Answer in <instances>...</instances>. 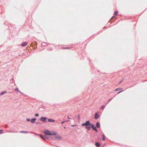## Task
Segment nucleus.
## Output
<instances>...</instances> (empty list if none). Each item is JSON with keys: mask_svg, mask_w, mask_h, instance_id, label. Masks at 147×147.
Returning a JSON list of instances; mask_svg holds the SVG:
<instances>
[{"mask_svg": "<svg viewBox=\"0 0 147 147\" xmlns=\"http://www.w3.org/2000/svg\"><path fill=\"white\" fill-rule=\"evenodd\" d=\"M44 133L45 134L49 135H56L57 133L54 131H51L49 130H46L44 131Z\"/></svg>", "mask_w": 147, "mask_h": 147, "instance_id": "obj_1", "label": "nucleus"}, {"mask_svg": "<svg viewBox=\"0 0 147 147\" xmlns=\"http://www.w3.org/2000/svg\"><path fill=\"white\" fill-rule=\"evenodd\" d=\"M90 122L89 121H86V122L84 123H83L82 124V126H87L88 125H90Z\"/></svg>", "mask_w": 147, "mask_h": 147, "instance_id": "obj_2", "label": "nucleus"}, {"mask_svg": "<svg viewBox=\"0 0 147 147\" xmlns=\"http://www.w3.org/2000/svg\"><path fill=\"white\" fill-rule=\"evenodd\" d=\"M47 119V118L45 117H42L40 118V120L42 121H46Z\"/></svg>", "mask_w": 147, "mask_h": 147, "instance_id": "obj_3", "label": "nucleus"}, {"mask_svg": "<svg viewBox=\"0 0 147 147\" xmlns=\"http://www.w3.org/2000/svg\"><path fill=\"white\" fill-rule=\"evenodd\" d=\"M92 128L93 129V130L95 131L96 132H97V130L96 127L94 126L93 125H91Z\"/></svg>", "mask_w": 147, "mask_h": 147, "instance_id": "obj_4", "label": "nucleus"}, {"mask_svg": "<svg viewBox=\"0 0 147 147\" xmlns=\"http://www.w3.org/2000/svg\"><path fill=\"white\" fill-rule=\"evenodd\" d=\"M98 117H99L98 114L97 113H96L94 115V118L96 119L98 118Z\"/></svg>", "mask_w": 147, "mask_h": 147, "instance_id": "obj_5", "label": "nucleus"}, {"mask_svg": "<svg viewBox=\"0 0 147 147\" xmlns=\"http://www.w3.org/2000/svg\"><path fill=\"white\" fill-rule=\"evenodd\" d=\"M48 121L49 122H54L55 121L54 120L51 119H48Z\"/></svg>", "mask_w": 147, "mask_h": 147, "instance_id": "obj_6", "label": "nucleus"}, {"mask_svg": "<svg viewBox=\"0 0 147 147\" xmlns=\"http://www.w3.org/2000/svg\"><path fill=\"white\" fill-rule=\"evenodd\" d=\"M123 89V88H118L117 89H115V91H118L121 90Z\"/></svg>", "mask_w": 147, "mask_h": 147, "instance_id": "obj_7", "label": "nucleus"}, {"mask_svg": "<svg viewBox=\"0 0 147 147\" xmlns=\"http://www.w3.org/2000/svg\"><path fill=\"white\" fill-rule=\"evenodd\" d=\"M27 43L26 42H24L22 44L21 46H25L27 45Z\"/></svg>", "mask_w": 147, "mask_h": 147, "instance_id": "obj_8", "label": "nucleus"}, {"mask_svg": "<svg viewBox=\"0 0 147 147\" xmlns=\"http://www.w3.org/2000/svg\"><path fill=\"white\" fill-rule=\"evenodd\" d=\"M36 120V118H34V119H32L31 120V122L32 123H34L35 122V121Z\"/></svg>", "mask_w": 147, "mask_h": 147, "instance_id": "obj_9", "label": "nucleus"}, {"mask_svg": "<svg viewBox=\"0 0 147 147\" xmlns=\"http://www.w3.org/2000/svg\"><path fill=\"white\" fill-rule=\"evenodd\" d=\"M39 135L40 137L43 139L45 140V137H43L41 134H40Z\"/></svg>", "mask_w": 147, "mask_h": 147, "instance_id": "obj_10", "label": "nucleus"}, {"mask_svg": "<svg viewBox=\"0 0 147 147\" xmlns=\"http://www.w3.org/2000/svg\"><path fill=\"white\" fill-rule=\"evenodd\" d=\"M86 128L88 130H90L91 128L89 125H88L87 126H86Z\"/></svg>", "mask_w": 147, "mask_h": 147, "instance_id": "obj_11", "label": "nucleus"}, {"mask_svg": "<svg viewBox=\"0 0 147 147\" xmlns=\"http://www.w3.org/2000/svg\"><path fill=\"white\" fill-rule=\"evenodd\" d=\"M6 92H7L6 91H4V92L1 93L0 94V95H1V96L2 95H3L4 94L6 93Z\"/></svg>", "mask_w": 147, "mask_h": 147, "instance_id": "obj_12", "label": "nucleus"}, {"mask_svg": "<svg viewBox=\"0 0 147 147\" xmlns=\"http://www.w3.org/2000/svg\"><path fill=\"white\" fill-rule=\"evenodd\" d=\"M95 145L97 147H99L100 146V144L98 142H96L95 144Z\"/></svg>", "mask_w": 147, "mask_h": 147, "instance_id": "obj_13", "label": "nucleus"}, {"mask_svg": "<svg viewBox=\"0 0 147 147\" xmlns=\"http://www.w3.org/2000/svg\"><path fill=\"white\" fill-rule=\"evenodd\" d=\"M96 126L97 127H100V123H98L97 122L96 123Z\"/></svg>", "mask_w": 147, "mask_h": 147, "instance_id": "obj_14", "label": "nucleus"}, {"mask_svg": "<svg viewBox=\"0 0 147 147\" xmlns=\"http://www.w3.org/2000/svg\"><path fill=\"white\" fill-rule=\"evenodd\" d=\"M105 107V106L102 105L101 106L100 108L102 110H103L104 109Z\"/></svg>", "mask_w": 147, "mask_h": 147, "instance_id": "obj_15", "label": "nucleus"}, {"mask_svg": "<svg viewBox=\"0 0 147 147\" xmlns=\"http://www.w3.org/2000/svg\"><path fill=\"white\" fill-rule=\"evenodd\" d=\"M102 139L103 140H104L105 139V136L104 134L102 135Z\"/></svg>", "mask_w": 147, "mask_h": 147, "instance_id": "obj_16", "label": "nucleus"}, {"mask_svg": "<svg viewBox=\"0 0 147 147\" xmlns=\"http://www.w3.org/2000/svg\"><path fill=\"white\" fill-rule=\"evenodd\" d=\"M118 14V11H116L114 13V14L116 16H117Z\"/></svg>", "mask_w": 147, "mask_h": 147, "instance_id": "obj_17", "label": "nucleus"}, {"mask_svg": "<svg viewBox=\"0 0 147 147\" xmlns=\"http://www.w3.org/2000/svg\"><path fill=\"white\" fill-rule=\"evenodd\" d=\"M20 132V133H28V132L27 131H21Z\"/></svg>", "mask_w": 147, "mask_h": 147, "instance_id": "obj_18", "label": "nucleus"}, {"mask_svg": "<svg viewBox=\"0 0 147 147\" xmlns=\"http://www.w3.org/2000/svg\"><path fill=\"white\" fill-rule=\"evenodd\" d=\"M15 90L17 92H18L19 91V89L18 88H16Z\"/></svg>", "mask_w": 147, "mask_h": 147, "instance_id": "obj_19", "label": "nucleus"}, {"mask_svg": "<svg viewBox=\"0 0 147 147\" xmlns=\"http://www.w3.org/2000/svg\"><path fill=\"white\" fill-rule=\"evenodd\" d=\"M39 115L38 113H37V114H36L35 115V116H38Z\"/></svg>", "mask_w": 147, "mask_h": 147, "instance_id": "obj_20", "label": "nucleus"}, {"mask_svg": "<svg viewBox=\"0 0 147 147\" xmlns=\"http://www.w3.org/2000/svg\"><path fill=\"white\" fill-rule=\"evenodd\" d=\"M77 125H71V126L72 127H74V126H76Z\"/></svg>", "mask_w": 147, "mask_h": 147, "instance_id": "obj_21", "label": "nucleus"}, {"mask_svg": "<svg viewBox=\"0 0 147 147\" xmlns=\"http://www.w3.org/2000/svg\"><path fill=\"white\" fill-rule=\"evenodd\" d=\"M26 119H27V121H30V119H28V118H27Z\"/></svg>", "mask_w": 147, "mask_h": 147, "instance_id": "obj_22", "label": "nucleus"}, {"mask_svg": "<svg viewBox=\"0 0 147 147\" xmlns=\"http://www.w3.org/2000/svg\"><path fill=\"white\" fill-rule=\"evenodd\" d=\"M3 131V130H0V133H2V131Z\"/></svg>", "mask_w": 147, "mask_h": 147, "instance_id": "obj_23", "label": "nucleus"}, {"mask_svg": "<svg viewBox=\"0 0 147 147\" xmlns=\"http://www.w3.org/2000/svg\"><path fill=\"white\" fill-rule=\"evenodd\" d=\"M67 118L68 119H70L71 118H69L68 116H67Z\"/></svg>", "mask_w": 147, "mask_h": 147, "instance_id": "obj_24", "label": "nucleus"}, {"mask_svg": "<svg viewBox=\"0 0 147 147\" xmlns=\"http://www.w3.org/2000/svg\"><path fill=\"white\" fill-rule=\"evenodd\" d=\"M65 122V121H62L61 123L62 124H63Z\"/></svg>", "mask_w": 147, "mask_h": 147, "instance_id": "obj_25", "label": "nucleus"}, {"mask_svg": "<svg viewBox=\"0 0 147 147\" xmlns=\"http://www.w3.org/2000/svg\"><path fill=\"white\" fill-rule=\"evenodd\" d=\"M122 91H120V92H118V94H119V93H120V92H122Z\"/></svg>", "mask_w": 147, "mask_h": 147, "instance_id": "obj_26", "label": "nucleus"}, {"mask_svg": "<svg viewBox=\"0 0 147 147\" xmlns=\"http://www.w3.org/2000/svg\"><path fill=\"white\" fill-rule=\"evenodd\" d=\"M19 92H20V93H21V94H23V93H22L20 91H19Z\"/></svg>", "mask_w": 147, "mask_h": 147, "instance_id": "obj_27", "label": "nucleus"}, {"mask_svg": "<svg viewBox=\"0 0 147 147\" xmlns=\"http://www.w3.org/2000/svg\"><path fill=\"white\" fill-rule=\"evenodd\" d=\"M66 121L67 122V121Z\"/></svg>", "mask_w": 147, "mask_h": 147, "instance_id": "obj_28", "label": "nucleus"}]
</instances>
